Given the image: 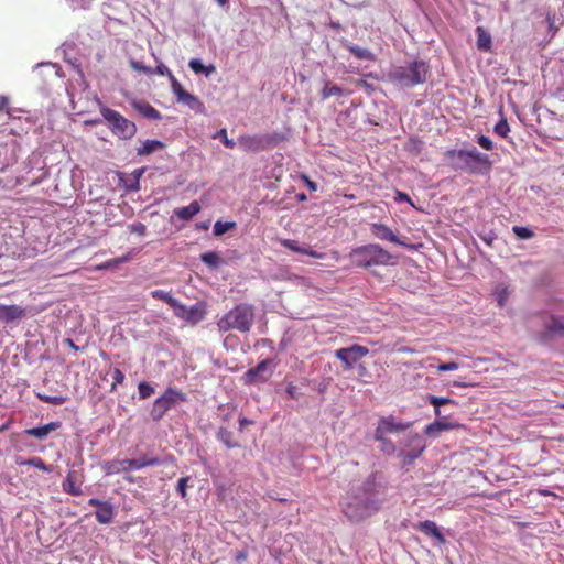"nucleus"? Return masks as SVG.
I'll return each mask as SVG.
<instances>
[{
    "mask_svg": "<svg viewBox=\"0 0 564 564\" xmlns=\"http://www.w3.org/2000/svg\"><path fill=\"white\" fill-rule=\"evenodd\" d=\"M189 481V477H182L178 482H177V492L182 496V498H186L187 497V492H186V488H187V482Z\"/></svg>",
    "mask_w": 564,
    "mask_h": 564,
    "instance_id": "nucleus-46",
    "label": "nucleus"
},
{
    "mask_svg": "<svg viewBox=\"0 0 564 564\" xmlns=\"http://www.w3.org/2000/svg\"><path fill=\"white\" fill-rule=\"evenodd\" d=\"M171 88L173 94L176 96V99H178L182 94H184L186 90L183 88L182 84L175 78V76H171Z\"/></svg>",
    "mask_w": 564,
    "mask_h": 564,
    "instance_id": "nucleus-43",
    "label": "nucleus"
},
{
    "mask_svg": "<svg viewBox=\"0 0 564 564\" xmlns=\"http://www.w3.org/2000/svg\"><path fill=\"white\" fill-rule=\"evenodd\" d=\"M410 423H400L397 422L395 419L390 415L386 417H381L379 420L378 426L375 430V440H383V435L388 433H394L400 431H405L410 427Z\"/></svg>",
    "mask_w": 564,
    "mask_h": 564,
    "instance_id": "nucleus-14",
    "label": "nucleus"
},
{
    "mask_svg": "<svg viewBox=\"0 0 564 564\" xmlns=\"http://www.w3.org/2000/svg\"><path fill=\"white\" fill-rule=\"evenodd\" d=\"M200 212V205L197 200H193L189 205L176 208L174 214L182 220H189Z\"/></svg>",
    "mask_w": 564,
    "mask_h": 564,
    "instance_id": "nucleus-24",
    "label": "nucleus"
},
{
    "mask_svg": "<svg viewBox=\"0 0 564 564\" xmlns=\"http://www.w3.org/2000/svg\"><path fill=\"white\" fill-rule=\"evenodd\" d=\"M133 108L147 119L160 120L162 118L159 110L147 101H133Z\"/></svg>",
    "mask_w": 564,
    "mask_h": 564,
    "instance_id": "nucleus-20",
    "label": "nucleus"
},
{
    "mask_svg": "<svg viewBox=\"0 0 564 564\" xmlns=\"http://www.w3.org/2000/svg\"><path fill=\"white\" fill-rule=\"evenodd\" d=\"M447 156L456 161V167L471 174L487 173L491 169V161L487 154L473 150H451Z\"/></svg>",
    "mask_w": 564,
    "mask_h": 564,
    "instance_id": "nucleus-3",
    "label": "nucleus"
},
{
    "mask_svg": "<svg viewBox=\"0 0 564 564\" xmlns=\"http://www.w3.org/2000/svg\"><path fill=\"white\" fill-rule=\"evenodd\" d=\"M88 505L96 508L95 517L100 524H108L115 517V508L108 501H101L97 498H91Z\"/></svg>",
    "mask_w": 564,
    "mask_h": 564,
    "instance_id": "nucleus-15",
    "label": "nucleus"
},
{
    "mask_svg": "<svg viewBox=\"0 0 564 564\" xmlns=\"http://www.w3.org/2000/svg\"><path fill=\"white\" fill-rule=\"evenodd\" d=\"M154 69V74H158L160 76H167L171 80V76H174L172 72L162 63H160Z\"/></svg>",
    "mask_w": 564,
    "mask_h": 564,
    "instance_id": "nucleus-49",
    "label": "nucleus"
},
{
    "mask_svg": "<svg viewBox=\"0 0 564 564\" xmlns=\"http://www.w3.org/2000/svg\"><path fill=\"white\" fill-rule=\"evenodd\" d=\"M302 177L310 191L315 192L317 189V184L315 182L311 181L306 175H303Z\"/></svg>",
    "mask_w": 564,
    "mask_h": 564,
    "instance_id": "nucleus-54",
    "label": "nucleus"
},
{
    "mask_svg": "<svg viewBox=\"0 0 564 564\" xmlns=\"http://www.w3.org/2000/svg\"><path fill=\"white\" fill-rule=\"evenodd\" d=\"M545 328L551 335L564 336V321L561 318L552 316Z\"/></svg>",
    "mask_w": 564,
    "mask_h": 564,
    "instance_id": "nucleus-29",
    "label": "nucleus"
},
{
    "mask_svg": "<svg viewBox=\"0 0 564 564\" xmlns=\"http://www.w3.org/2000/svg\"><path fill=\"white\" fill-rule=\"evenodd\" d=\"M138 391L140 399H148L154 393V388L150 383L142 381L138 386Z\"/></svg>",
    "mask_w": 564,
    "mask_h": 564,
    "instance_id": "nucleus-38",
    "label": "nucleus"
},
{
    "mask_svg": "<svg viewBox=\"0 0 564 564\" xmlns=\"http://www.w3.org/2000/svg\"><path fill=\"white\" fill-rule=\"evenodd\" d=\"M126 260H127V257H123V258L119 259L117 262H123Z\"/></svg>",
    "mask_w": 564,
    "mask_h": 564,
    "instance_id": "nucleus-64",
    "label": "nucleus"
},
{
    "mask_svg": "<svg viewBox=\"0 0 564 564\" xmlns=\"http://www.w3.org/2000/svg\"><path fill=\"white\" fill-rule=\"evenodd\" d=\"M394 199H395V202H399V203L400 202H406V203H410L411 205H413L412 202H411L410 196L406 193H403L401 191H397L395 192Z\"/></svg>",
    "mask_w": 564,
    "mask_h": 564,
    "instance_id": "nucleus-50",
    "label": "nucleus"
},
{
    "mask_svg": "<svg viewBox=\"0 0 564 564\" xmlns=\"http://www.w3.org/2000/svg\"><path fill=\"white\" fill-rule=\"evenodd\" d=\"M280 243L286 249L302 254H307L312 258L324 259L325 253L313 250L310 246H301L296 240L293 239H281Z\"/></svg>",
    "mask_w": 564,
    "mask_h": 564,
    "instance_id": "nucleus-18",
    "label": "nucleus"
},
{
    "mask_svg": "<svg viewBox=\"0 0 564 564\" xmlns=\"http://www.w3.org/2000/svg\"><path fill=\"white\" fill-rule=\"evenodd\" d=\"M349 258L357 268H371L394 263L392 262L394 257L377 243L354 248L349 253Z\"/></svg>",
    "mask_w": 564,
    "mask_h": 564,
    "instance_id": "nucleus-2",
    "label": "nucleus"
},
{
    "mask_svg": "<svg viewBox=\"0 0 564 564\" xmlns=\"http://www.w3.org/2000/svg\"><path fill=\"white\" fill-rule=\"evenodd\" d=\"M26 316V308L11 304L4 305L0 304V322L4 324L12 323L14 321H20Z\"/></svg>",
    "mask_w": 564,
    "mask_h": 564,
    "instance_id": "nucleus-16",
    "label": "nucleus"
},
{
    "mask_svg": "<svg viewBox=\"0 0 564 564\" xmlns=\"http://www.w3.org/2000/svg\"><path fill=\"white\" fill-rule=\"evenodd\" d=\"M251 424H253V421H251V420H248V419H246V417H240V419H239V427H240V431H242L245 426H247V425H251Z\"/></svg>",
    "mask_w": 564,
    "mask_h": 564,
    "instance_id": "nucleus-56",
    "label": "nucleus"
},
{
    "mask_svg": "<svg viewBox=\"0 0 564 564\" xmlns=\"http://www.w3.org/2000/svg\"><path fill=\"white\" fill-rule=\"evenodd\" d=\"M15 464L19 466H33L45 473H51L53 470L51 465H46L45 462L37 456L31 457L29 459L19 456L15 458Z\"/></svg>",
    "mask_w": 564,
    "mask_h": 564,
    "instance_id": "nucleus-23",
    "label": "nucleus"
},
{
    "mask_svg": "<svg viewBox=\"0 0 564 564\" xmlns=\"http://www.w3.org/2000/svg\"><path fill=\"white\" fill-rule=\"evenodd\" d=\"M100 113L102 115L104 119L109 122V127L112 133L118 135L120 139H131L135 134V124L124 118L118 111L108 107H101Z\"/></svg>",
    "mask_w": 564,
    "mask_h": 564,
    "instance_id": "nucleus-5",
    "label": "nucleus"
},
{
    "mask_svg": "<svg viewBox=\"0 0 564 564\" xmlns=\"http://www.w3.org/2000/svg\"><path fill=\"white\" fill-rule=\"evenodd\" d=\"M458 368H459V365L455 361L441 362L437 365L438 371H452V370H456Z\"/></svg>",
    "mask_w": 564,
    "mask_h": 564,
    "instance_id": "nucleus-48",
    "label": "nucleus"
},
{
    "mask_svg": "<svg viewBox=\"0 0 564 564\" xmlns=\"http://www.w3.org/2000/svg\"><path fill=\"white\" fill-rule=\"evenodd\" d=\"M37 397L40 400H42L46 403L53 404V405H61L67 401V397H63V395H46V394L39 393Z\"/></svg>",
    "mask_w": 564,
    "mask_h": 564,
    "instance_id": "nucleus-37",
    "label": "nucleus"
},
{
    "mask_svg": "<svg viewBox=\"0 0 564 564\" xmlns=\"http://www.w3.org/2000/svg\"><path fill=\"white\" fill-rule=\"evenodd\" d=\"M161 460L158 457L141 456L139 458L115 459L110 463L108 473H121L128 470H138L149 466H158Z\"/></svg>",
    "mask_w": 564,
    "mask_h": 564,
    "instance_id": "nucleus-10",
    "label": "nucleus"
},
{
    "mask_svg": "<svg viewBox=\"0 0 564 564\" xmlns=\"http://www.w3.org/2000/svg\"><path fill=\"white\" fill-rule=\"evenodd\" d=\"M202 261L210 268H217L220 264V257L216 252H205L200 256Z\"/></svg>",
    "mask_w": 564,
    "mask_h": 564,
    "instance_id": "nucleus-33",
    "label": "nucleus"
},
{
    "mask_svg": "<svg viewBox=\"0 0 564 564\" xmlns=\"http://www.w3.org/2000/svg\"><path fill=\"white\" fill-rule=\"evenodd\" d=\"M284 140H285V137L283 133L273 132V133H267V134L241 135L238 139V142L243 151L261 152L270 147L279 144L280 142H282Z\"/></svg>",
    "mask_w": 564,
    "mask_h": 564,
    "instance_id": "nucleus-6",
    "label": "nucleus"
},
{
    "mask_svg": "<svg viewBox=\"0 0 564 564\" xmlns=\"http://www.w3.org/2000/svg\"><path fill=\"white\" fill-rule=\"evenodd\" d=\"M217 3L221 7H225L226 4H228L229 0H216Z\"/></svg>",
    "mask_w": 564,
    "mask_h": 564,
    "instance_id": "nucleus-61",
    "label": "nucleus"
},
{
    "mask_svg": "<svg viewBox=\"0 0 564 564\" xmlns=\"http://www.w3.org/2000/svg\"><path fill=\"white\" fill-rule=\"evenodd\" d=\"M246 558V553H239L237 555V560H245Z\"/></svg>",
    "mask_w": 564,
    "mask_h": 564,
    "instance_id": "nucleus-62",
    "label": "nucleus"
},
{
    "mask_svg": "<svg viewBox=\"0 0 564 564\" xmlns=\"http://www.w3.org/2000/svg\"><path fill=\"white\" fill-rule=\"evenodd\" d=\"M296 391H297V387L294 386L293 383H289L288 387H286V393L289 394V397L291 399H297V394H296Z\"/></svg>",
    "mask_w": 564,
    "mask_h": 564,
    "instance_id": "nucleus-52",
    "label": "nucleus"
},
{
    "mask_svg": "<svg viewBox=\"0 0 564 564\" xmlns=\"http://www.w3.org/2000/svg\"><path fill=\"white\" fill-rule=\"evenodd\" d=\"M3 110L9 113V99L6 96H0V112Z\"/></svg>",
    "mask_w": 564,
    "mask_h": 564,
    "instance_id": "nucleus-53",
    "label": "nucleus"
},
{
    "mask_svg": "<svg viewBox=\"0 0 564 564\" xmlns=\"http://www.w3.org/2000/svg\"><path fill=\"white\" fill-rule=\"evenodd\" d=\"M477 34V48L479 51L489 52L491 50V36L490 34L482 28H476Z\"/></svg>",
    "mask_w": 564,
    "mask_h": 564,
    "instance_id": "nucleus-25",
    "label": "nucleus"
},
{
    "mask_svg": "<svg viewBox=\"0 0 564 564\" xmlns=\"http://www.w3.org/2000/svg\"><path fill=\"white\" fill-rule=\"evenodd\" d=\"M382 444V451L388 454H393L395 452V445L393 442L383 435V440H376Z\"/></svg>",
    "mask_w": 564,
    "mask_h": 564,
    "instance_id": "nucleus-45",
    "label": "nucleus"
},
{
    "mask_svg": "<svg viewBox=\"0 0 564 564\" xmlns=\"http://www.w3.org/2000/svg\"><path fill=\"white\" fill-rule=\"evenodd\" d=\"M400 351L402 352H409V354H413L414 352V349L411 348V347H403L400 349Z\"/></svg>",
    "mask_w": 564,
    "mask_h": 564,
    "instance_id": "nucleus-59",
    "label": "nucleus"
},
{
    "mask_svg": "<svg viewBox=\"0 0 564 564\" xmlns=\"http://www.w3.org/2000/svg\"><path fill=\"white\" fill-rule=\"evenodd\" d=\"M513 232L521 239H530L533 237L532 230L527 227L514 226Z\"/></svg>",
    "mask_w": 564,
    "mask_h": 564,
    "instance_id": "nucleus-44",
    "label": "nucleus"
},
{
    "mask_svg": "<svg viewBox=\"0 0 564 564\" xmlns=\"http://www.w3.org/2000/svg\"><path fill=\"white\" fill-rule=\"evenodd\" d=\"M498 302H499V305H500V306H502V305H503V296H502V295H500V296H499V301H498Z\"/></svg>",
    "mask_w": 564,
    "mask_h": 564,
    "instance_id": "nucleus-63",
    "label": "nucleus"
},
{
    "mask_svg": "<svg viewBox=\"0 0 564 564\" xmlns=\"http://www.w3.org/2000/svg\"><path fill=\"white\" fill-rule=\"evenodd\" d=\"M236 227L235 221H221L217 220L214 225V235L215 236H221L225 232H227L230 229H234Z\"/></svg>",
    "mask_w": 564,
    "mask_h": 564,
    "instance_id": "nucleus-32",
    "label": "nucleus"
},
{
    "mask_svg": "<svg viewBox=\"0 0 564 564\" xmlns=\"http://www.w3.org/2000/svg\"><path fill=\"white\" fill-rule=\"evenodd\" d=\"M368 373L367 367L362 364L358 365L359 377H365Z\"/></svg>",
    "mask_w": 564,
    "mask_h": 564,
    "instance_id": "nucleus-57",
    "label": "nucleus"
},
{
    "mask_svg": "<svg viewBox=\"0 0 564 564\" xmlns=\"http://www.w3.org/2000/svg\"><path fill=\"white\" fill-rule=\"evenodd\" d=\"M63 488L66 492L73 495V496L82 495L80 487L75 485L70 474L67 476L66 480L63 482Z\"/></svg>",
    "mask_w": 564,
    "mask_h": 564,
    "instance_id": "nucleus-34",
    "label": "nucleus"
},
{
    "mask_svg": "<svg viewBox=\"0 0 564 564\" xmlns=\"http://www.w3.org/2000/svg\"><path fill=\"white\" fill-rule=\"evenodd\" d=\"M164 148V143L159 140H147L143 144L137 149L138 155H149L156 150H162Z\"/></svg>",
    "mask_w": 564,
    "mask_h": 564,
    "instance_id": "nucleus-27",
    "label": "nucleus"
},
{
    "mask_svg": "<svg viewBox=\"0 0 564 564\" xmlns=\"http://www.w3.org/2000/svg\"><path fill=\"white\" fill-rule=\"evenodd\" d=\"M369 349L365 346L355 344L350 347L337 349L335 356L344 366L345 370H350L356 362L366 357Z\"/></svg>",
    "mask_w": 564,
    "mask_h": 564,
    "instance_id": "nucleus-11",
    "label": "nucleus"
},
{
    "mask_svg": "<svg viewBox=\"0 0 564 564\" xmlns=\"http://www.w3.org/2000/svg\"><path fill=\"white\" fill-rule=\"evenodd\" d=\"M349 51L354 56H356L357 58H360V59L370 61L373 58L372 53L367 48H362L359 46H350Z\"/></svg>",
    "mask_w": 564,
    "mask_h": 564,
    "instance_id": "nucleus-35",
    "label": "nucleus"
},
{
    "mask_svg": "<svg viewBox=\"0 0 564 564\" xmlns=\"http://www.w3.org/2000/svg\"><path fill=\"white\" fill-rule=\"evenodd\" d=\"M59 426V422H50L43 426L28 429L25 430V434L42 440L46 437L51 432L56 431Z\"/></svg>",
    "mask_w": 564,
    "mask_h": 564,
    "instance_id": "nucleus-21",
    "label": "nucleus"
},
{
    "mask_svg": "<svg viewBox=\"0 0 564 564\" xmlns=\"http://www.w3.org/2000/svg\"><path fill=\"white\" fill-rule=\"evenodd\" d=\"M371 232L372 235L384 241H390L395 245L408 247V243L400 240L397 235L384 224L375 223L371 225Z\"/></svg>",
    "mask_w": 564,
    "mask_h": 564,
    "instance_id": "nucleus-17",
    "label": "nucleus"
},
{
    "mask_svg": "<svg viewBox=\"0 0 564 564\" xmlns=\"http://www.w3.org/2000/svg\"><path fill=\"white\" fill-rule=\"evenodd\" d=\"M546 21H547V23H549V29H550V31H552V32H553V34H555V33H556V31H557V28L555 26L554 18H553V17H551V15L549 14V15L546 17Z\"/></svg>",
    "mask_w": 564,
    "mask_h": 564,
    "instance_id": "nucleus-55",
    "label": "nucleus"
},
{
    "mask_svg": "<svg viewBox=\"0 0 564 564\" xmlns=\"http://www.w3.org/2000/svg\"><path fill=\"white\" fill-rule=\"evenodd\" d=\"M343 88L338 85L332 84L330 82H325L324 88L321 91V96L323 100L330 98L332 96H341Z\"/></svg>",
    "mask_w": 564,
    "mask_h": 564,
    "instance_id": "nucleus-30",
    "label": "nucleus"
},
{
    "mask_svg": "<svg viewBox=\"0 0 564 564\" xmlns=\"http://www.w3.org/2000/svg\"><path fill=\"white\" fill-rule=\"evenodd\" d=\"M124 373L119 369L115 368L112 370V383H111V391H115L117 386L122 384L124 381Z\"/></svg>",
    "mask_w": 564,
    "mask_h": 564,
    "instance_id": "nucleus-42",
    "label": "nucleus"
},
{
    "mask_svg": "<svg viewBox=\"0 0 564 564\" xmlns=\"http://www.w3.org/2000/svg\"><path fill=\"white\" fill-rule=\"evenodd\" d=\"M427 402L434 406V413L436 417H440L441 406L445 404H456V401L449 398L436 397L429 394L426 397Z\"/></svg>",
    "mask_w": 564,
    "mask_h": 564,
    "instance_id": "nucleus-26",
    "label": "nucleus"
},
{
    "mask_svg": "<svg viewBox=\"0 0 564 564\" xmlns=\"http://www.w3.org/2000/svg\"><path fill=\"white\" fill-rule=\"evenodd\" d=\"M66 344L74 350H78V346H76L72 339H66Z\"/></svg>",
    "mask_w": 564,
    "mask_h": 564,
    "instance_id": "nucleus-58",
    "label": "nucleus"
},
{
    "mask_svg": "<svg viewBox=\"0 0 564 564\" xmlns=\"http://www.w3.org/2000/svg\"><path fill=\"white\" fill-rule=\"evenodd\" d=\"M185 401L186 394L184 392L169 388L154 401L150 415L153 421H160L172 406Z\"/></svg>",
    "mask_w": 564,
    "mask_h": 564,
    "instance_id": "nucleus-7",
    "label": "nucleus"
},
{
    "mask_svg": "<svg viewBox=\"0 0 564 564\" xmlns=\"http://www.w3.org/2000/svg\"><path fill=\"white\" fill-rule=\"evenodd\" d=\"M415 528L425 533L426 535L433 536L440 544H444L446 542L443 533L440 531L438 527L434 521L425 520L415 525Z\"/></svg>",
    "mask_w": 564,
    "mask_h": 564,
    "instance_id": "nucleus-19",
    "label": "nucleus"
},
{
    "mask_svg": "<svg viewBox=\"0 0 564 564\" xmlns=\"http://www.w3.org/2000/svg\"><path fill=\"white\" fill-rule=\"evenodd\" d=\"M452 430H466V426L449 416H442L440 413V417H436L433 423L425 426L424 433L429 437L436 438L442 432Z\"/></svg>",
    "mask_w": 564,
    "mask_h": 564,
    "instance_id": "nucleus-12",
    "label": "nucleus"
},
{
    "mask_svg": "<svg viewBox=\"0 0 564 564\" xmlns=\"http://www.w3.org/2000/svg\"><path fill=\"white\" fill-rule=\"evenodd\" d=\"M177 101L187 105L192 109L195 108L196 106L202 105L199 102L198 98L195 97L194 95L189 94L188 91H185L184 94H182V96L177 99Z\"/></svg>",
    "mask_w": 564,
    "mask_h": 564,
    "instance_id": "nucleus-36",
    "label": "nucleus"
},
{
    "mask_svg": "<svg viewBox=\"0 0 564 564\" xmlns=\"http://www.w3.org/2000/svg\"><path fill=\"white\" fill-rule=\"evenodd\" d=\"M150 294L153 299L167 303L172 310L174 305H176L177 299L173 297L169 292L164 290H153Z\"/></svg>",
    "mask_w": 564,
    "mask_h": 564,
    "instance_id": "nucleus-31",
    "label": "nucleus"
},
{
    "mask_svg": "<svg viewBox=\"0 0 564 564\" xmlns=\"http://www.w3.org/2000/svg\"><path fill=\"white\" fill-rule=\"evenodd\" d=\"M189 68L196 73V74H205L206 76H209L216 70V67L214 65L205 66L200 59L193 58L188 63Z\"/></svg>",
    "mask_w": 564,
    "mask_h": 564,
    "instance_id": "nucleus-28",
    "label": "nucleus"
},
{
    "mask_svg": "<svg viewBox=\"0 0 564 564\" xmlns=\"http://www.w3.org/2000/svg\"><path fill=\"white\" fill-rule=\"evenodd\" d=\"M129 65L130 67L135 70V72H139V73H144L147 75H153L154 74V69L152 67H149V66H145L143 63L141 62H138V61H134V59H131L129 62Z\"/></svg>",
    "mask_w": 564,
    "mask_h": 564,
    "instance_id": "nucleus-40",
    "label": "nucleus"
},
{
    "mask_svg": "<svg viewBox=\"0 0 564 564\" xmlns=\"http://www.w3.org/2000/svg\"><path fill=\"white\" fill-rule=\"evenodd\" d=\"M453 386H454V387H458V388H465V387H467V384H466V383H464V382H459V381H455V382L453 383Z\"/></svg>",
    "mask_w": 564,
    "mask_h": 564,
    "instance_id": "nucleus-60",
    "label": "nucleus"
},
{
    "mask_svg": "<svg viewBox=\"0 0 564 564\" xmlns=\"http://www.w3.org/2000/svg\"><path fill=\"white\" fill-rule=\"evenodd\" d=\"M429 67L422 61H414L406 66L394 67L389 79L401 87H413L425 83Z\"/></svg>",
    "mask_w": 564,
    "mask_h": 564,
    "instance_id": "nucleus-4",
    "label": "nucleus"
},
{
    "mask_svg": "<svg viewBox=\"0 0 564 564\" xmlns=\"http://www.w3.org/2000/svg\"><path fill=\"white\" fill-rule=\"evenodd\" d=\"M270 362L271 361L269 359L262 360L256 367L250 368L249 370H247L245 376H243L245 383H247V384L256 383L257 382V378L262 372L267 371Z\"/></svg>",
    "mask_w": 564,
    "mask_h": 564,
    "instance_id": "nucleus-22",
    "label": "nucleus"
},
{
    "mask_svg": "<svg viewBox=\"0 0 564 564\" xmlns=\"http://www.w3.org/2000/svg\"><path fill=\"white\" fill-rule=\"evenodd\" d=\"M214 139L223 140L226 148L234 149L236 142L232 139H228L226 129H220L214 135Z\"/></svg>",
    "mask_w": 564,
    "mask_h": 564,
    "instance_id": "nucleus-41",
    "label": "nucleus"
},
{
    "mask_svg": "<svg viewBox=\"0 0 564 564\" xmlns=\"http://www.w3.org/2000/svg\"><path fill=\"white\" fill-rule=\"evenodd\" d=\"M409 449H402L400 456L403 457V463L410 465L415 460L425 449V444L420 434H413L408 440Z\"/></svg>",
    "mask_w": 564,
    "mask_h": 564,
    "instance_id": "nucleus-13",
    "label": "nucleus"
},
{
    "mask_svg": "<svg viewBox=\"0 0 564 564\" xmlns=\"http://www.w3.org/2000/svg\"><path fill=\"white\" fill-rule=\"evenodd\" d=\"M477 143H478L482 149H485V150L490 151V150H492V149H494V143H492V141H491L488 137H486V135H482V134H481V135L477 137Z\"/></svg>",
    "mask_w": 564,
    "mask_h": 564,
    "instance_id": "nucleus-47",
    "label": "nucleus"
},
{
    "mask_svg": "<svg viewBox=\"0 0 564 564\" xmlns=\"http://www.w3.org/2000/svg\"><path fill=\"white\" fill-rule=\"evenodd\" d=\"M145 230H147L145 226L141 223L131 225V231H133L140 236H143L145 234Z\"/></svg>",
    "mask_w": 564,
    "mask_h": 564,
    "instance_id": "nucleus-51",
    "label": "nucleus"
},
{
    "mask_svg": "<svg viewBox=\"0 0 564 564\" xmlns=\"http://www.w3.org/2000/svg\"><path fill=\"white\" fill-rule=\"evenodd\" d=\"M254 322V306L248 303H240L224 314L217 321V328L220 333L238 330L250 332Z\"/></svg>",
    "mask_w": 564,
    "mask_h": 564,
    "instance_id": "nucleus-1",
    "label": "nucleus"
},
{
    "mask_svg": "<svg viewBox=\"0 0 564 564\" xmlns=\"http://www.w3.org/2000/svg\"><path fill=\"white\" fill-rule=\"evenodd\" d=\"M494 131L496 134H498L502 138H507V135L510 131V127H509L507 119L502 118L499 122H497V124L494 128Z\"/></svg>",
    "mask_w": 564,
    "mask_h": 564,
    "instance_id": "nucleus-39",
    "label": "nucleus"
},
{
    "mask_svg": "<svg viewBox=\"0 0 564 564\" xmlns=\"http://www.w3.org/2000/svg\"><path fill=\"white\" fill-rule=\"evenodd\" d=\"M174 315L191 325H196L205 319L207 314V303L198 301L192 306L182 304L178 300L173 307Z\"/></svg>",
    "mask_w": 564,
    "mask_h": 564,
    "instance_id": "nucleus-9",
    "label": "nucleus"
},
{
    "mask_svg": "<svg viewBox=\"0 0 564 564\" xmlns=\"http://www.w3.org/2000/svg\"><path fill=\"white\" fill-rule=\"evenodd\" d=\"M372 502L357 496H348L343 503V512L354 522H359L372 513Z\"/></svg>",
    "mask_w": 564,
    "mask_h": 564,
    "instance_id": "nucleus-8",
    "label": "nucleus"
}]
</instances>
